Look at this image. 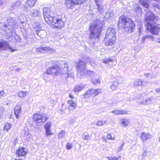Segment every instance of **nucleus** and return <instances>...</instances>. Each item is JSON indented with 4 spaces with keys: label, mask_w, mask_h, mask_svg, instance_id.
<instances>
[{
    "label": "nucleus",
    "mask_w": 160,
    "mask_h": 160,
    "mask_svg": "<svg viewBox=\"0 0 160 160\" xmlns=\"http://www.w3.org/2000/svg\"><path fill=\"white\" fill-rule=\"evenodd\" d=\"M105 123V121L99 120L97 122L96 124L98 126H101L104 124Z\"/></svg>",
    "instance_id": "cd10ccee"
},
{
    "label": "nucleus",
    "mask_w": 160,
    "mask_h": 160,
    "mask_svg": "<svg viewBox=\"0 0 160 160\" xmlns=\"http://www.w3.org/2000/svg\"><path fill=\"white\" fill-rule=\"evenodd\" d=\"M69 97L71 99H73L74 98V96L71 93L69 94Z\"/></svg>",
    "instance_id": "e433bc0d"
},
{
    "label": "nucleus",
    "mask_w": 160,
    "mask_h": 160,
    "mask_svg": "<svg viewBox=\"0 0 160 160\" xmlns=\"http://www.w3.org/2000/svg\"><path fill=\"white\" fill-rule=\"evenodd\" d=\"M45 130L46 136L53 135V133L51 132L50 129H46Z\"/></svg>",
    "instance_id": "c85d7f7f"
},
{
    "label": "nucleus",
    "mask_w": 160,
    "mask_h": 160,
    "mask_svg": "<svg viewBox=\"0 0 160 160\" xmlns=\"http://www.w3.org/2000/svg\"><path fill=\"white\" fill-rule=\"evenodd\" d=\"M51 10L48 7H44L43 9V15L46 22L52 27L53 28L58 29H62L64 26L65 22L62 18L57 16H52L50 15Z\"/></svg>",
    "instance_id": "f257e3e1"
},
{
    "label": "nucleus",
    "mask_w": 160,
    "mask_h": 160,
    "mask_svg": "<svg viewBox=\"0 0 160 160\" xmlns=\"http://www.w3.org/2000/svg\"><path fill=\"white\" fill-rule=\"evenodd\" d=\"M65 134V132L64 130H62L58 134V137L59 138H63Z\"/></svg>",
    "instance_id": "b1692460"
},
{
    "label": "nucleus",
    "mask_w": 160,
    "mask_h": 160,
    "mask_svg": "<svg viewBox=\"0 0 160 160\" xmlns=\"http://www.w3.org/2000/svg\"><path fill=\"white\" fill-rule=\"evenodd\" d=\"M94 1L97 6V9L100 12L103 9V6L100 4L99 0H94Z\"/></svg>",
    "instance_id": "a211bd4d"
},
{
    "label": "nucleus",
    "mask_w": 160,
    "mask_h": 160,
    "mask_svg": "<svg viewBox=\"0 0 160 160\" xmlns=\"http://www.w3.org/2000/svg\"><path fill=\"white\" fill-rule=\"evenodd\" d=\"M159 141L160 142V136L159 137Z\"/></svg>",
    "instance_id": "a18cd8bd"
},
{
    "label": "nucleus",
    "mask_w": 160,
    "mask_h": 160,
    "mask_svg": "<svg viewBox=\"0 0 160 160\" xmlns=\"http://www.w3.org/2000/svg\"><path fill=\"white\" fill-rule=\"evenodd\" d=\"M116 32L114 28H108L103 40L106 46L112 45L115 43L116 39Z\"/></svg>",
    "instance_id": "39448f33"
},
{
    "label": "nucleus",
    "mask_w": 160,
    "mask_h": 160,
    "mask_svg": "<svg viewBox=\"0 0 160 160\" xmlns=\"http://www.w3.org/2000/svg\"><path fill=\"white\" fill-rule=\"evenodd\" d=\"M151 137L152 136L150 133L143 132L141 134L140 138L143 142H144Z\"/></svg>",
    "instance_id": "9b49d317"
},
{
    "label": "nucleus",
    "mask_w": 160,
    "mask_h": 160,
    "mask_svg": "<svg viewBox=\"0 0 160 160\" xmlns=\"http://www.w3.org/2000/svg\"><path fill=\"white\" fill-rule=\"evenodd\" d=\"M27 153V150L23 147H19L16 151V155L18 157H24Z\"/></svg>",
    "instance_id": "1a4fd4ad"
},
{
    "label": "nucleus",
    "mask_w": 160,
    "mask_h": 160,
    "mask_svg": "<svg viewBox=\"0 0 160 160\" xmlns=\"http://www.w3.org/2000/svg\"><path fill=\"white\" fill-rule=\"evenodd\" d=\"M83 62L82 61H79L78 62V64L77 65V67L78 68H80L82 66V64Z\"/></svg>",
    "instance_id": "2f4dec72"
},
{
    "label": "nucleus",
    "mask_w": 160,
    "mask_h": 160,
    "mask_svg": "<svg viewBox=\"0 0 160 160\" xmlns=\"http://www.w3.org/2000/svg\"><path fill=\"white\" fill-rule=\"evenodd\" d=\"M101 92L100 89L93 90L92 89H89L84 93L83 96L85 98H89L91 96L95 97Z\"/></svg>",
    "instance_id": "0eeeda50"
},
{
    "label": "nucleus",
    "mask_w": 160,
    "mask_h": 160,
    "mask_svg": "<svg viewBox=\"0 0 160 160\" xmlns=\"http://www.w3.org/2000/svg\"><path fill=\"white\" fill-rule=\"evenodd\" d=\"M8 48L10 50V51L12 52L15 51H16V49L12 48V47H11L10 46H9L8 47Z\"/></svg>",
    "instance_id": "f704fd0d"
},
{
    "label": "nucleus",
    "mask_w": 160,
    "mask_h": 160,
    "mask_svg": "<svg viewBox=\"0 0 160 160\" xmlns=\"http://www.w3.org/2000/svg\"><path fill=\"white\" fill-rule=\"evenodd\" d=\"M117 87L116 86H115L114 84H112L111 86V88L113 90L115 89V88Z\"/></svg>",
    "instance_id": "4c0bfd02"
},
{
    "label": "nucleus",
    "mask_w": 160,
    "mask_h": 160,
    "mask_svg": "<svg viewBox=\"0 0 160 160\" xmlns=\"http://www.w3.org/2000/svg\"><path fill=\"white\" fill-rule=\"evenodd\" d=\"M112 112L115 115H126L128 114V112L124 110H116L112 111Z\"/></svg>",
    "instance_id": "ddd939ff"
},
{
    "label": "nucleus",
    "mask_w": 160,
    "mask_h": 160,
    "mask_svg": "<svg viewBox=\"0 0 160 160\" xmlns=\"http://www.w3.org/2000/svg\"><path fill=\"white\" fill-rule=\"evenodd\" d=\"M83 139L85 140H88L90 139V136L89 135H85L83 137Z\"/></svg>",
    "instance_id": "72a5a7b5"
},
{
    "label": "nucleus",
    "mask_w": 160,
    "mask_h": 160,
    "mask_svg": "<svg viewBox=\"0 0 160 160\" xmlns=\"http://www.w3.org/2000/svg\"><path fill=\"white\" fill-rule=\"evenodd\" d=\"M118 28L122 29L129 34L134 32L136 25L132 18L123 15L118 18Z\"/></svg>",
    "instance_id": "7ed1b4c3"
},
{
    "label": "nucleus",
    "mask_w": 160,
    "mask_h": 160,
    "mask_svg": "<svg viewBox=\"0 0 160 160\" xmlns=\"http://www.w3.org/2000/svg\"><path fill=\"white\" fill-rule=\"evenodd\" d=\"M51 126V122H47L44 125V128L46 129H50Z\"/></svg>",
    "instance_id": "bb28decb"
},
{
    "label": "nucleus",
    "mask_w": 160,
    "mask_h": 160,
    "mask_svg": "<svg viewBox=\"0 0 160 160\" xmlns=\"http://www.w3.org/2000/svg\"><path fill=\"white\" fill-rule=\"evenodd\" d=\"M159 109H160L159 111H160V107H159Z\"/></svg>",
    "instance_id": "49530a36"
},
{
    "label": "nucleus",
    "mask_w": 160,
    "mask_h": 160,
    "mask_svg": "<svg viewBox=\"0 0 160 160\" xmlns=\"http://www.w3.org/2000/svg\"><path fill=\"white\" fill-rule=\"evenodd\" d=\"M139 3H140L143 7L148 9L149 7V3L147 2L146 0H139Z\"/></svg>",
    "instance_id": "dca6fc26"
},
{
    "label": "nucleus",
    "mask_w": 160,
    "mask_h": 160,
    "mask_svg": "<svg viewBox=\"0 0 160 160\" xmlns=\"http://www.w3.org/2000/svg\"><path fill=\"white\" fill-rule=\"evenodd\" d=\"M14 160H23L21 158H15Z\"/></svg>",
    "instance_id": "79ce46f5"
},
{
    "label": "nucleus",
    "mask_w": 160,
    "mask_h": 160,
    "mask_svg": "<svg viewBox=\"0 0 160 160\" xmlns=\"http://www.w3.org/2000/svg\"><path fill=\"white\" fill-rule=\"evenodd\" d=\"M124 145V143H123L121 145V146L119 147V150H121L123 148V146Z\"/></svg>",
    "instance_id": "ea45409f"
},
{
    "label": "nucleus",
    "mask_w": 160,
    "mask_h": 160,
    "mask_svg": "<svg viewBox=\"0 0 160 160\" xmlns=\"http://www.w3.org/2000/svg\"><path fill=\"white\" fill-rule=\"evenodd\" d=\"M83 88V86H77L74 88L73 91L75 92H78L82 90Z\"/></svg>",
    "instance_id": "5701e85b"
},
{
    "label": "nucleus",
    "mask_w": 160,
    "mask_h": 160,
    "mask_svg": "<svg viewBox=\"0 0 160 160\" xmlns=\"http://www.w3.org/2000/svg\"><path fill=\"white\" fill-rule=\"evenodd\" d=\"M103 25L101 21L97 20L95 23L91 25L89 27L90 31L89 37L90 39H99L103 29Z\"/></svg>",
    "instance_id": "20e7f679"
},
{
    "label": "nucleus",
    "mask_w": 160,
    "mask_h": 160,
    "mask_svg": "<svg viewBox=\"0 0 160 160\" xmlns=\"http://www.w3.org/2000/svg\"><path fill=\"white\" fill-rule=\"evenodd\" d=\"M21 108L20 105H16L14 108V113L17 118H19L21 114Z\"/></svg>",
    "instance_id": "9d476101"
},
{
    "label": "nucleus",
    "mask_w": 160,
    "mask_h": 160,
    "mask_svg": "<svg viewBox=\"0 0 160 160\" xmlns=\"http://www.w3.org/2000/svg\"><path fill=\"white\" fill-rule=\"evenodd\" d=\"M32 119L34 122L38 124L41 123H44L48 119V118L44 114L36 112L33 114Z\"/></svg>",
    "instance_id": "423d86ee"
},
{
    "label": "nucleus",
    "mask_w": 160,
    "mask_h": 160,
    "mask_svg": "<svg viewBox=\"0 0 160 160\" xmlns=\"http://www.w3.org/2000/svg\"><path fill=\"white\" fill-rule=\"evenodd\" d=\"M28 94V92L27 91H21L18 93V95L19 98H23L26 96Z\"/></svg>",
    "instance_id": "412c9836"
},
{
    "label": "nucleus",
    "mask_w": 160,
    "mask_h": 160,
    "mask_svg": "<svg viewBox=\"0 0 160 160\" xmlns=\"http://www.w3.org/2000/svg\"><path fill=\"white\" fill-rule=\"evenodd\" d=\"M121 123L123 127H127L129 123V120L126 118L121 119Z\"/></svg>",
    "instance_id": "aec40b11"
},
{
    "label": "nucleus",
    "mask_w": 160,
    "mask_h": 160,
    "mask_svg": "<svg viewBox=\"0 0 160 160\" xmlns=\"http://www.w3.org/2000/svg\"><path fill=\"white\" fill-rule=\"evenodd\" d=\"M85 75L87 76H91L93 74V72L90 70H87L84 73Z\"/></svg>",
    "instance_id": "a878e982"
},
{
    "label": "nucleus",
    "mask_w": 160,
    "mask_h": 160,
    "mask_svg": "<svg viewBox=\"0 0 160 160\" xmlns=\"http://www.w3.org/2000/svg\"><path fill=\"white\" fill-rule=\"evenodd\" d=\"M156 19L157 17L152 12L149 11L145 15L144 21L146 23L145 26L146 29L152 35H157L160 32V24H157L155 22H150Z\"/></svg>",
    "instance_id": "f03ea898"
},
{
    "label": "nucleus",
    "mask_w": 160,
    "mask_h": 160,
    "mask_svg": "<svg viewBox=\"0 0 160 160\" xmlns=\"http://www.w3.org/2000/svg\"><path fill=\"white\" fill-rule=\"evenodd\" d=\"M36 34L38 35V33L39 32V31H38V30H37L36 31Z\"/></svg>",
    "instance_id": "37998d69"
},
{
    "label": "nucleus",
    "mask_w": 160,
    "mask_h": 160,
    "mask_svg": "<svg viewBox=\"0 0 160 160\" xmlns=\"http://www.w3.org/2000/svg\"><path fill=\"white\" fill-rule=\"evenodd\" d=\"M36 1V0H27L26 5L28 7H32L34 6Z\"/></svg>",
    "instance_id": "f3484780"
},
{
    "label": "nucleus",
    "mask_w": 160,
    "mask_h": 160,
    "mask_svg": "<svg viewBox=\"0 0 160 160\" xmlns=\"http://www.w3.org/2000/svg\"><path fill=\"white\" fill-rule=\"evenodd\" d=\"M103 138L105 140H113L115 139V136L113 134L108 133L106 136H103Z\"/></svg>",
    "instance_id": "2eb2a0df"
},
{
    "label": "nucleus",
    "mask_w": 160,
    "mask_h": 160,
    "mask_svg": "<svg viewBox=\"0 0 160 160\" xmlns=\"http://www.w3.org/2000/svg\"><path fill=\"white\" fill-rule=\"evenodd\" d=\"M155 1L158 2L159 0H154Z\"/></svg>",
    "instance_id": "c03bdc74"
},
{
    "label": "nucleus",
    "mask_w": 160,
    "mask_h": 160,
    "mask_svg": "<svg viewBox=\"0 0 160 160\" xmlns=\"http://www.w3.org/2000/svg\"><path fill=\"white\" fill-rule=\"evenodd\" d=\"M4 94V92L3 91H0V98H1Z\"/></svg>",
    "instance_id": "c9c22d12"
},
{
    "label": "nucleus",
    "mask_w": 160,
    "mask_h": 160,
    "mask_svg": "<svg viewBox=\"0 0 160 160\" xmlns=\"http://www.w3.org/2000/svg\"><path fill=\"white\" fill-rule=\"evenodd\" d=\"M108 160H118V158L116 157H109L108 158Z\"/></svg>",
    "instance_id": "473e14b6"
},
{
    "label": "nucleus",
    "mask_w": 160,
    "mask_h": 160,
    "mask_svg": "<svg viewBox=\"0 0 160 160\" xmlns=\"http://www.w3.org/2000/svg\"><path fill=\"white\" fill-rule=\"evenodd\" d=\"M61 68L58 65L53 66L49 68L46 71V73L48 74H52L57 76L60 72Z\"/></svg>",
    "instance_id": "6e6552de"
},
{
    "label": "nucleus",
    "mask_w": 160,
    "mask_h": 160,
    "mask_svg": "<svg viewBox=\"0 0 160 160\" xmlns=\"http://www.w3.org/2000/svg\"><path fill=\"white\" fill-rule=\"evenodd\" d=\"M100 83L99 79H95L92 81V83L94 84H99Z\"/></svg>",
    "instance_id": "7c9ffc66"
},
{
    "label": "nucleus",
    "mask_w": 160,
    "mask_h": 160,
    "mask_svg": "<svg viewBox=\"0 0 160 160\" xmlns=\"http://www.w3.org/2000/svg\"><path fill=\"white\" fill-rule=\"evenodd\" d=\"M38 52H40L42 51H48L52 50V49L49 48L48 47H42L38 48L37 49Z\"/></svg>",
    "instance_id": "6ab92c4d"
},
{
    "label": "nucleus",
    "mask_w": 160,
    "mask_h": 160,
    "mask_svg": "<svg viewBox=\"0 0 160 160\" xmlns=\"http://www.w3.org/2000/svg\"><path fill=\"white\" fill-rule=\"evenodd\" d=\"M67 103L69 105L68 107L72 108L73 110L75 109L77 107V103L72 100H68Z\"/></svg>",
    "instance_id": "4468645a"
},
{
    "label": "nucleus",
    "mask_w": 160,
    "mask_h": 160,
    "mask_svg": "<svg viewBox=\"0 0 160 160\" xmlns=\"http://www.w3.org/2000/svg\"><path fill=\"white\" fill-rule=\"evenodd\" d=\"M113 61V59L111 58L103 60V62L104 64L108 63L110 62H112Z\"/></svg>",
    "instance_id": "393cba45"
},
{
    "label": "nucleus",
    "mask_w": 160,
    "mask_h": 160,
    "mask_svg": "<svg viewBox=\"0 0 160 160\" xmlns=\"http://www.w3.org/2000/svg\"><path fill=\"white\" fill-rule=\"evenodd\" d=\"M155 37L152 35H146L143 36L142 38L141 41L142 42L144 43L146 40H151L153 41L154 40Z\"/></svg>",
    "instance_id": "f8f14e48"
},
{
    "label": "nucleus",
    "mask_w": 160,
    "mask_h": 160,
    "mask_svg": "<svg viewBox=\"0 0 160 160\" xmlns=\"http://www.w3.org/2000/svg\"><path fill=\"white\" fill-rule=\"evenodd\" d=\"M157 42H158L160 43V37L158 38Z\"/></svg>",
    "instance_id": "a19ab883"
},
{
    "label": "nucleus",
    "mask_w": 160,
    "mask_h": 160,
    "mask_svg": "<svg viewBox=\"0 0 160 160\" xmlns=\"http://www.w3.org/2000/svg\"><path fill=\"white\" fill-rule=\"evenodd\" d=\"M11 127V124L9 123H5L3 128V130L4 131L8 132L10 129Z\"/></svg>",
    "instance_id": "4be33fe9"
},
{
    "label": "nucleus",
    "mask_w": 160,
    "mask_h": 160,
    "mask_svg": "<svg viewBox=\"0 0 160 160\" xmlns=\"http://www.w3.org/2000/svg\"><path fill=\"white\" fill-rule=\"evenodd\" d=\"M72 148V145L71 143H68L66 145V149L68 150L71 149Z\"/></svg>",
    "instance_id": "c756f323"
},
{
    "label": "nucleus",
    "mask_w": 160,
    "mask_h": 160,
    "mask_svg": "<svg viewBox=\"0 0 160 160\" xmlns=\"http://www.w3.org/2000/svg\"><path fill=\"white\" fill-rule=\"evenodd\" d=\"M141 10V8L139 6L137 7L135 9V11L136 12H137L139 10Z\"/></svg>",
    "instance_id": "58836bf2"
}]
</instances>
